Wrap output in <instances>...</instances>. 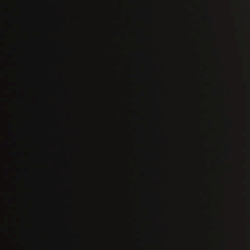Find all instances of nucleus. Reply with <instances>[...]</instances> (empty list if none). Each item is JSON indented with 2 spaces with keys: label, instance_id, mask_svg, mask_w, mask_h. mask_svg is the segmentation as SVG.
I'll list each match as a JSON object with an SVG mask.
<instances>
[{
  "label": "nucleus",
  "instance_id": "f257e3e1",
  "mask_svg": "<svg viewBox=\"0 0 250 250\" xmlns=\"http://www.w3.org/2000/svg\"><path fill=\"white\" fill-rule=\"evenodd\" d=\"M15 223H16V222H15V219H14V220H13V223H14V225H15Z\"/></svg>",
  "mask_w": 250,
  "mask_h": 250
},
{
  "label": "nucleus",
  "instance_id": "f03ea898",
  "mask_svg": "<svg viewBox=\"0 0 250 250\" xmlns=\"http://www.w3.org/2000/svg\"><path fill=\"white\" fill-rule=\"evenodd\" d=\"M12 135H13L14 137H15V134L13 133V134H12Z\"/></svg>",
  "mask_w": 250,
  "mask_h": 250
},
{
  "label": "nucleus",
  "instance_id": "7ed1b4c3",
  "mask_svg": "<svg viewBox=\"0 0 250 250\" xmlns=\"http://www.w3.org/2000/svg\"><path fill=\"white\" fill-rule=\"evenodd\" d=\"M13 244L15 246V243L13 242Z\"/></svg>",
  "mask_w": 250,
  "mask_h": 250
},
{
  "label": "nucleus",
  "instance_id": "20e7f679",
  "mask_svg": "<svg viewBox=\"0 0 250 250\" xmlns=\"http://www.w3.org/2000/svg\"><path fill=\"white\" fill-rule=\"evenodd\" d=\"M14 51H15V47L14 48ZM15 52V51H14V52Z\"/></svg>",
  "mask_w": 250,
  "mask_h": 250
}]
</instances>
